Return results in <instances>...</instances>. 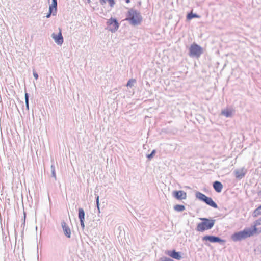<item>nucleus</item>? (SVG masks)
Returning <instances> with one entry per match:
<instances>
[{
    "label": "nucleus",
    "mask_w": 261,
    "mask_h": 261,
    "mask_svg": "<svg viewBox=\"0 0 261 261\" xmlns=\"http://www.w3.org/2000/svg\"><path fill=\"white\" fill-rule=\"evenodd\" d=\"M173 196L178 200L185 199L187 197L186 193L182 190L174 191L173 192Z\"/></svg>",
    "instance_id": "nucleus-8"
},
{
    "label": "nucleus",
    "mask_w": 261,
    "mask_h": 261,
    "mask_svg": "<svg viewBox=\"0 0 261 261\" xmlns=\"http://www.w3.org/2000/svg\"><path fill=\"white\" fill-rule=\"evenodd\" d=\"M260 215H261V205L254 211L253 216L256 217Z\"/></svg>",
    "instance_id": "nucleus-20"
},
{
    "label": "nucleus",
    "mask_w": 261,
    "mask_h": 261,
    "mask_svg": "<svg viewBox=\"0 0 261 261\" xmlns=\"http://www.w3.org/2000/svg\"><path fill=\"white\" fill-rule=\"evenodd\" d=\"M204 202L206 204L214 207L217 208V204L213 200V199L211 197H207L205 198Z\"/></svg>",
    "instance_id": "nucleus-14"
},
{
    "label": "nucleus",
    "mask_w": 261,
    "mask_h": 261,
    "mask_svg": "<svg viewBox=\"0 0 261 261\" xmlns=\"http://www.w3.org/2000/svg\"><path fill=\"white\" fill-rule=\"evenodd\" d=\"M52 14V13H50L49 12H48V14H47V15L46 16V17L47 18H49L51 16V15Z\"/></svg>",
    "instance_id": "nucleus-33"
},
{
    "label": "nucleus",
    "mask_w": 261,
    "mask_h": 261,
    "mask_svg": "<svg viewBox=\"0 0 261 261\" xmlns=\"http://www.w3.org/2000/svg\"><path fill=\"white\" fill-rule=\"evenodd\" d=\"M222 115L226 116V117H231L232 116V112L228 110H224L221 112Z\"/></svg>",
    "instance_id": "nucleus-18"
},
{
    "label": "nucleus",
    "mask_w": 261,
    "mask_h": 261,
    "mask_svg": "<svg viewBox=\"0 0 261 261\" xmlns=\"http://www.w3.org/2000/svg\"><path fill=\"white\" fill-rule=\"evenodd\" d=\"M85 213L83 208L80 207L78 209V217L80 221L85 220Z\"/></svg>",
    "instance_id": "nucleus-15"
},
{
    "label": "nucleus",
    "mask_w": 261,
    "mask_h": 261,
    "mask_svg": "<svg viewBox=\"0 0 261 261\" xmlns=\"http://www.w3.org/2000/svg\"><path fill=\"white\" fill-rule=\"evenodd\" d=\"M202 53V48L197 44H192L189 48V56L191 57L198 58Z\"/></svg>",
    "instance_id": "nucleus-3"
},
{
    "label": "nucleus",
    "mask_w": 261,
    "mask_h": 261,
    "mask_svg": "<svg viewBox=\"0 0 261 261\" xmlns=\"http://www.w3.org/2000/svg\"><path fill=\"white\" fill-rule=\"evenodd\" d=\"M57 0H52V4L49 6V12L52 13L53 16L57 14Z\"/></svg>",
    "instance_id": "nucleus-11"
},
{
    "label": "nucleus",
    "mask_w": 261,
    "mask_h": 261,
    "mask_svg": "<svg viewBox=\"0 0 261 261\" xmlns=\"http://www.w3.org/2000/svg\"><path fill=\"white\" fill-rule=\"evenodd\" d=\"M100 2V0H99V2Z\"/></svg>",
    "instance_id": "nucleus-38"
},
{
    "label": "nucleus",
    "mask_w": 261,
    "mask_h": 261,
    "mask_svg": "<svg viewBox=\"0 0 261 261\" xmlns=\"http://www.w3.org/2000/svg\"><path fill=\"white\" fill-rule=\"evenodd\" d=\"M87 2H88V3H90L91 2V1H90V0H87Z\"/></svg>",
    "instance_id": "nucleus-37"
},
{
    "label": "nucleus",
    "mask_w": 261,
    "mask_h": 261,
    "mask_svg": "<svg viewBox=\"0 0 261 261\" xmlns=\"http://www.w3.org/2000/svg\"><path fill=\"white\" fill-rule=\"evenodd\" d=\"M131 82H132V84L134 82H136V80H133L132 79V80H131Z\"/></svg>",
    "instance_id": "nucleus-35"
},
{
    "label": "nucleus",
    "mask_w": 261,
    "mask_h": 261,
    "mask_svg": "<svg viewBox=\"0 0 261 261\" xmlns=\"http://www.w3.org/2000/svg\"><path fill=\"white\" fill-rule=\"evenodd\" d=\"M25 103L26 105V108L28 110H29V94L28 93H25Z\"/></svg>",
    "instance_id": "nucleus-23"
},
{
    "label": "nucleus",
    "mask_w": 261,
    "mask_h": 261,
    "mask_svg": "<svg viewBox=\"0 0 261 261\" xmlns=\"http://www.w3.org/2000/svg\"><path fill=\"white\" fill-rule=\"evenodd\" d=\"M61 226L64 232V234L67 238H70L71 237V230L69 227L67 225L64 221L61 222Z\"/></svg>",
    "instance_id": "nucleus-10"
},
{
    "label": "nucleus",
    "mask_w": 261,
    "mask_h": 261,
    "mask_svg": "<svg viewBox=\"0 0 261 261\" xmlns=\"http://www.w3.org/2000/svg\"><path fill=\"white\" fill-rule=\"evenodd\" d=\"M167 254L174 259L180 260L182 258L180 253L175 250L168 251Z\"/></svg>",
    "instance_id": "nucleus-12"
},
{
    "label": "nucleus",
    "mask_w": 261,
    "mask_h": 261,
    "mask_svg": "<svg viewBox=\"0 0 261 261\" xmlns=\"http://www.w3.org/2000/svg\"><path fill=\"white\" fill-rule=\"evenodd\" d=\"M52 38L54 39L55 42L58 44L61 45L63 42V37L62 35L61 31H60L59 33L58 34H56L55 33H53L51 35Z\"/></svg>",
    "instance_id": "nucleus-9"
},
{
    "label": "nucleus",
    "mask_w": 261,
    "mask_h": 261,
    "mask_svg": "<svg viewBox=\"0 0 261 261\" xmlns=\"http://www.w3.org/2000/svg\"><path fill=\"white\" fill-rule=\"evenodd\" d=\"M213 186L214 189L217 192L220 193L221 192L223 188V185L221 182L215 181L213 182Z\"/></svg>",
    "instance_id": "nucleus-13"
},
{
    "label": "nucleus",
    "mask_w": 261,
    "mask_h": 261,
    "mask_svg": "<svg viewBox=\"0 0 261 261\" xmlns=\"http://www.w3.org/2000/svg\"><path fill=\"white\" fill-rule=\"evenodd\" d=\"M236 178L241 179L243 178L247 173V169L245 168L236 169L234 171Z\"/></svg>",
    "instance_id": "nucleus-7"
},
{
    "label": "nucleus",
    "mask_w": 261,
    "mask_h": 261,
    "mask_svg": "<svg viewBox=\"0 0 261 261\" xmlns=\"http://www.w3.org/2000/svg\"><path fill=\"white\" fill-rule=\"evenodd\" d=\"M126 85L127 87H130V79L128 80Z\"/></svg>",
    "instance_id": "nucleus-32"
},
{
    "label": "nucleus",
    "mask_w": 261,
    "mask_h": 261,
    "mask_svg": "<svg viewBox=\"0 0 261 261\" xmlns=\"http://www.w3.org/2000/svg\"><path fill=\"white\" fill-rule=\"evenodd\" d=\"M125 20L130 21V9L128 10L127 11V17Z\"/></svg>",
    "instance_id": "nucleus-26"
},
{
    "label": "nucleus",
    "mask_w": 261,
    "mask_h": 261,
    "mask_svg": "<svg viewBox=\"0 0 261 261\" xmlns=\"http://www.w3.org/2000/svg\"><path fill=\"white\" fill-rule=\"evenodd\" d=\"M256 227L255 225H254L250 228H245L242 231L233 233L231 238L234 242L239 241L253 236L256 233Z\"/></svg>",
    "instance_id": "nucleus-1"
},
{
    "label": "nucleus",
    "mask_w": 261,
    "mask_h": 261,
    "mask_svg": "<svg viewBox=\"0 0 261 261\" xmlns=\"http://www.w3.org/2000/svg\"><path fill=\"white\" fill-rule=\"evenodd\" d=\"M25 217H26L25 213L24 212V222H25Z\"/></svg>",
    "instance_id": "nucleus-34"
},
{
    "label": "nucleus",
    "mask_w": 261,
    "mask_h": 261,
    "mask_svg": "<svg viewBox=\"0 0 261 261\" xmlns=\"http://www.w3.org/2000/svg\"><path fill=\"white\" fill-rule=\"evenodd\" d=\"M200 219L202 222L197 224L196 229L199 232H204L206 230L211 229L214 226L216 221L214 219H209L206 218H201Z\"/></svg>",
    "instance_id": "nucleus-2"
},
{
    "label": "nucleus",
    "mask_w": 261,
    "mask_h": 261,
    "mask_svg": "<svg viewBox=\"0 0 261 261\" xmlns=\"http://www.w3.org/2000/svg\"><path fill=\"white\" fill-rule=\"evenodd\" d=\"M155 153V150H153L150 154H148L147 155V158L148 159L150 160L151 159H152L153 158V156L154 155Z\"/></svg>",
    "instance_id": "nucleus-25"
},
{
    "label": "nucleus",
    "mask_w": 261,
    "mask_h": 261,
    "mask_svg": "<svg viewBox=\"0 0 261 261\" xmlns=\"http://www.w3.org/2000/svg\"><path fill=\"white\" fill-rule=\"evenodd\" d=\"M107 2L109 3V4L111 7H113L115 4L114 0H100V4L101 5H104L106 4Z\"/></svg>",
    "instance_id": "nucleus-16"
},
{
    "label": "nucleus",
    "mask_w": 261,
    "mask_h": 261,
    "mask_svg": "<svg viewBox=\"0 0 261 261\" xmlns=\"http://www.w3.org/2000/svg\"><path fill=\"white\" fill-rule=\"evenodd\" d=\"M193 18H199V16L196 14L193 13L192 12L188 13L187 16V19L190 20Z\"/></svg>",
    "instance_id": "nucleus-21"
},
{
    "label": "nucleus",
    "mask_w": 261,
    "mask_h": 261,
    "mask_svg": "<svg viewBox=\"0 0 261 261\" xmlns=\"http://www.w3.org/2000/svg\"><path fill=\"white\" fill-rule=\"evenodd\" d=\"M80 222L81 226L82 228L83 229V230H84L85 228V223H84L85 220L80 221Z\"/></svg>",
    "instance_id": "nucleus-29"
},
{
    "label": "nucleus",
    "mask_w": 261,
    "mask_h": 261,
    "mask_svg": "<svg viewBox=\"0 0 261 261\" xmlns=\"http://www.w3.org/2000/svg\"><path fill=\"white\" fill-rule=\"evenodd\" d=\"M195 195L197 198L199 199L202 201H204L205 198L206 197V196L205 195L200 192H197L196 193Z\"/></svg>",
    "instance_id": "nucleus-17"
},
{
    "label": "nucleus",
    "mask_w": 261,
    "mask_h": 261,
    "mask_svg": "<svg viewBox=\"0 0 261 261\" xmlns=\"http://www.w3.org/2000/svg\"><path fill=\"white\" fill-rule=\"evenodd\" d=\"M50 169H51V176L54 178L55 180H56L57 177H56V174L55 167L54 164H51Z\"/></svg>",
    "instance_id": "nucleus-22"
},
{
    "label": "nucleus",
    "mask_w": 261,
    "mask_h": 261,
    "mask_svg": "<svg viewBox=\"0 0 261 261\" xmlns=\"http://www.w3.org/2000/svg\"><path fill=\"white\" fill-rule=\"evenodd\" d=\"M174 209L177 212H182L185 210V207L183 205L177 204L174 206Z\"/></svg>",
    "instance_id": "nucleus-19"
},
{
    "label": "nucleus",
    "mask_w": 261,
    "mask_h": 261,
    "mask_svg": "<svg viewBox=\"0 0 261 261\" xmlns=\"http://www.w3.org/2000/svg\"><path fill=\"white\" fill-rule=\"evenodd\" d=\"M256 225H261V217L256 221Z\"/></svg>",
    "instance_id": "nucleus-31"
},
{
    "label": "nucleus",
    "mask_w": 261,
    "mask_h": 261,
    "mask_svg": "<svg viewBox=\"0 0 261 261\" xmlns=\"http://www.w3.org/2000/svg\"><path fill=\"white\" fill-rule=\"evenodd\" d=\"M96 206L98 211V213H100V208H99V197L98 195H97L96 197Z\"/></svg>",
    "instance_id": "nucleus-24"
},
{
    "label": "nucleus",
    "mask_w": 261,
    "mask_h": 261,
    "mask_svg": "<svg viewBox=\"0 0 261 261\" xmlns=\"http://www.w3.org/2000/svg\"><path fill=\"white\" fill-rule=\"evenodd\" d=\"M160 261H174L173 259L168 258V257H164V258H161Z\"/></svg>",
    "instance_id": "nucleus-28"
},
{
    "label": "nucleus",
    "mask_w": 261,
    "mask_h": 261,
    "mask_svg": "<svg viewBox=\"0 0 261 261\" xmlns=\"http://www.w3.org/2000/svg\"><path fill=\"white\" fill-rule=\"evenodd\" d=\"M142 21V17L141 13L137 10H133L132 9V25H138L141 24Z\"/></svg>",
    "instance_id": "nucleus-4"
},
{
    "label": "nucleus",
    "mask_w": 261,
    "mask_h": 261,
    "mask_svg": "<svg viewBox=\"0 0 261 261\" xmlns=\"http://www.w3.org/2000/svg\"><path fill=\"white\" fill-rule=\"evenodd\" d=\"M108 29L112 32H115L119 28V23L115 18H111L108 21Z\"/></svg>",
    "instance_id": "nucleus-6"
},
{
    "label": "nucleus",
    "mask_w": 261,
    "mask_h": 261,
    "mask_svg": "<svg viewBox=\"0 0 261 261\" xmlns=\"http://www.w3.org/2000/svg\"><path fill=\"white\" fill-rule=\"evenodd\" d=\"M256 225H261V217L256 221Z\"/></svg>",
    "instance_id": "nucleus-30"
},
{
    "label": "nucleus",
    "mask_w": 261,
    "mask_h": 261,
    "mask_svg": "<svg viewBox=\"0 0 261 261\" xmlns=\"http://www.w3.org/2000/svg\"><path fill=\"white\" fill-rule=\"evenodd\" d=\"M33 74L36 80H37L38 79V74L34 69L33 70Z\"/></svg>",
    "instance_id": "nucleus-27"
},
{
    "label": "nucleus",
    "mask_w": 261,
    "mask_h": 261,
    "mask_svg": "<svg viewBox=\"0 0 261 261\" xmlns=\"http://www.w3.org/2000/svg\"><path fill=\"white\" fill-rule=\"evenodd\" d=\"M125 1L127 3H129L130 2V0H125Z\"/></svg>",
    "instance_id": "nucleus-36"
},
{
    "label": "nucleus",
    "mask_w": 261,
    "mask_h": 261,
    "mask_svg": "<svg viewBox=\"0 0 261 261\" xmlns=\"http://www.w3.org/2000/svg\"><path fill=\"white\" fill-rule=\"evenodd\" d=\"M202 241H208L212 243H219L221 244H223L225 243V240L221 239L220 238L214 236H205L202 238Z\"/></svg>",
    "instance_id": "nucleus-5"
}]
</instances>
